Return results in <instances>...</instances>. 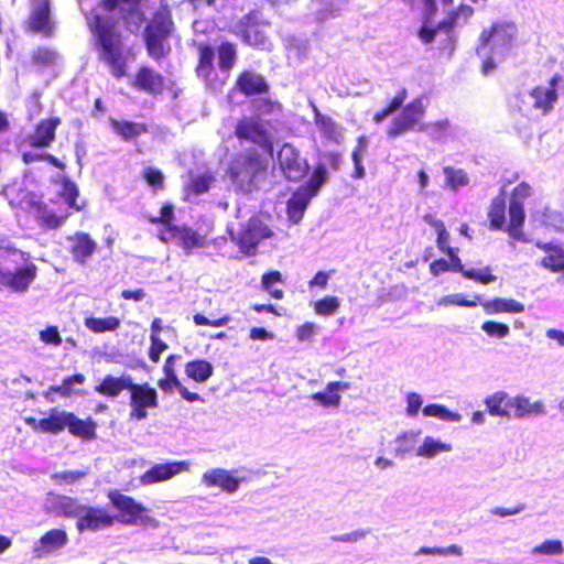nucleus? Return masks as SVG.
Masks as SVG:
<instances>
[{"mask_svg": "<svg viewBox=\"0 0 564 564\" xmlns=\"http://www.w3.org/2000/svg\"><path fill=\"white\" fill-rule=\"evenodd\" d=\"M142 0H99L98 8L106 13L118 10L127 30L139 31L145 21L141 7ZM175 29L172 11L167 0H160L159 8L152 13L143 29V42L147 53L155 61L165 58L171 52L169 39Z\"/></svg>", "mask_w": 564, "mask_h": 564, "instance_id": "obj_1", "label": "nucleus"}, {"mask_svg": "<svg viewBox=\"0 0 564 564\" xmlns=\"http://www.w3.org/2000/svg\"><path fill=\"white\" fill-rule=\"evenodd\" d=\"M531 194V186L527 182H521L511 191L507 205L506 192L502 188L499 194L490 200L488 206V228L491 231H502L507 234L513 241L528 242L529 239L524 232L527 219L524 200L529 198Z\"/></svg>", "mask_w": 564, "mask_h": 564, "instance_id": "obj_2", "label": "nucleus"}, {"mask_svg": "<svg viewBox=\"0 0 564 564\" xmlns=\"http://www.w3.org/2000/svg\"><path fill=\"white\" fill-rule=\"evenodd\" d=\"M86 20L99 61L110 68L116 78L123 77L127 74L129 51L124 45L118 21L99 12H91Z\"/></svg>", "mask_w": 564, "mask_h": 564, "instance_id": "obj_3", "label": "nucleus"}, {"mask_svg": "<svg viewBox=\"0 0 564 564\" xmlns=\"http://www.w3.org/2000/svg\"><path fill=\"white\" fill-rule=\"evenodd\" d=\"M268 170V160L256 149L236 155L228 165L227 174L240 188L250 189Z\"/></svg>", "mask_w": 564, "mask_h": 564, "instance_id": "obj_4", "label": "nucleus"}, {"mask_svg": "<svg viewBox=\"0 0 564 564\" xmlns=\"http://www.w3.org/2000/svg\"><path fill=\"white\" fill-rule=\"evenodd\" d=\"M517 26L512 22L496 21L488 29H484L478 37L477 53L486 51L488 54L508 53L513 44Z\"/></svg>", "mask_w": 564, "mask_h": 564, "instance_id": "obj_5", "label": "nucleus"}, {"mask_svg": "<svg viewBox=\"0 0 564 564\" xmlns=\"http://www.w3.org/2000/svg\"><path fill=\"white\" fill-rule=\"evenodd\" d=\"M269 122L258 116H243L235 124L234 134L241 142L258 145L264 152L272 154L274 138L268 128Z\"/></svg>", "mask_w": 564, "mask_h": 564, "instance_id": "obj_6", "label": "nucleus"}, {"mask_svg": "<svg viewBox=\"0 0 564 564\" xmlns=\"http://www.w3.org/2000/svg\"><path fill=\"white\" fill-rule=\"evenodd\" d=\"M111 506L118 511L117 522L123 525H138L148 523L151 518L148 516V508L138 502L133 497L124 495L117 489L107 494Z\"/></svg>", "mask_w": 564, "mask_h": 564, "instance_id": "obj_7", "label": "nucleus"}, {"mask_svg": "<svg viewBox=\"0 0 564 564\" xmlns=\"http://www.w3.org/2000/svg\"><path fill=\"white\" fill-rule=\"evenodd\" d=\"M268 23L261 21L259 12L252 10L245 14L237 23L235 34L248 46L259 50L269 47V36L265 33Z\"/></svg>", "mask_w": 564, "mask_h": 564, "instance_id": "obj_8", "label": "nucleus"}, {"mask_svg": "<svg viewBox=\"0 0 564 564\" xmlns=\"http://www.w3.org/2000/svg\"><path fill=\"white\" fill-rule=\"evenodd\" d=\"M128 391L130 392V420H145L148 417V411L159 406L158 392L148 382L135 383L132 381Z\"/></svg>", "mask_w": 564, "mask_h": 564, "instance_id": "obj_9", "label": "nucleus"}, {"mask_svg": "<svg viewBox=\"0 0 564 564\" xmlns=\"http://www.w3.org/2000/svg\"><path fill=\"white\" fill-rule=\"evenodd\" d=\"M29 4L30 13L24 21V30L41 34L44 37H51L55 31V23L52 20L51 0H29Z\"/></svg>", "mask_w": 564, "mask_h": 564, "instance_id": "obj_10", "label": "nucleus"}, {"mask_svg": "<svg viewBox=\"0 0 564 564\" xmlns=\"http://www.w3.org/2000/svg\"><path fill=\"white\" fill-rule=\"evenodd\" d=\"M158 238L164 243L174 242L178 245L186 254L192 253L195 249H203L208 245L206 235L187 225L172 226L170 227L169 236L160 231Z\"/></svg>", "mask_w": 564, "mask_h": 564, "instance_id": "obj_11", "label": "nucleus"}, {"mask_svg": "<svg viewBox=\"0 0 564 564\" xmlns=\"http://www.w3.org/2000/svg\"><path fill=\"white\" fill-rule=\"evenodd\" d=\"M272 232L270 228L257 218L248 220L247 225L240 229L238 236L232 238L240 251L246 256H254L259 243L269 237Z\"/></svg>", "mask_w": 564, "mask_h": 564, "instance_id": "obj_12", "label": "nucleus"}, {"mask_svg": "<svg viewBox=\"0 0 564 564\" xmlns=\"http://www.w3.org/2000/svg\"><path fill=\"white\" fill-rule=\"evenodd\" d=\"M279 166L283 175L292 182H299L308 173V164L299 150L290 143H284L278 154Z\"/></svg>", "mask_w": 564, "mask_h": 564, "instance_id": "obj_13", "label": "nucleus"}, {"mask_svg": "<svg viewBox=\"0 0 564 564\" xmlns=\"http://www.w3.org/2000/svg\"><path fill=\"white\" fill-rule=\"evenodd\" d=\"M37 274V267L28 261L24 265L14 272L6 271L0 268V291L9 290L15 293H22L29 289Z\"/></svg>", "mask_w": 564, "mask_h": 564, "instance_id": "obj_14", "label": "nucleus"}, {"mask_svg": "<svg viewBox=\"0 0 564 564\" xmlns=\"http://www.w3.org/2000/svg\"><path fill=\"white\" fill-rule=\"evenodd\" d=\"M117 522V517L110 514L106 509L99 507L85 506L82 516L78 518L76 527L79 532L99 531L112 527Z\"/></svg>", "mask_w": 564, "mask_h": 564, "instance_id": "obj_15", "label": "nucleus"}, {"mask_svg": "<svg viewBox=\"0 0 564 564\" xmlns=\"http://www.w3.org/2000/svg\"><path fill=\"white\" fill-rule=\"evenodd\" d=\"M67 416L68 411L51 409L47 412V416L43 419L28 416L24 419V422L35 432L56 435L66 430Z\"/></svg>", "mask_w": 564, "mask_h": 564, "instance_id": "obj_16", "label": "nucleus"}, {"mask_svg": "<svg viewBox=\"0 0 564 564\" xmlns=\"http://www.w3.org/2000/svg\"><path fill=\"white\" fill-rule=\"evenodd\" d=\"M189 466L185 460L155 464L140 476V481L143 485L166 481L181 473L188 471Z\"/></svg>", "mask_w": 564, "mask_h": 564, "instance_id": "obj_17", "label": "nucleus"}, {"mask_svg": "<svg viewBox=\"0 0 564 564\" xmlns=\"http://www.w3.org/2000/svg\"><path fill=\"white\" fill-rule=\"evenodd\" d=\"M69 242L68 251L73 260L85 265L98 250V243L91 238L88 232L78 231L67 237Z\"/></svg>", "mask_w": 564, "mask_h": 564, "instance_id": "obj_18", "label": "nucleus"}, {"mask_svg": "<svg viewBox=\"0 0 564 564\" xmlns=\"http://www.w3.org/2000/svg\"><path fill=\"white\" fill-rule=\"evenodd\" d=\"M560 79L561 76L555 74L550 78L546 87L538 85L530 90L529 94L533 99V108L541 111L542 115H547L553 110L554 104L558 98L556 87Z\"/></svg>", "mask_w": 564, "mask_h": 564, "instance_id": "obj_19", "label": "nucleus"}, {"mask_svg": "<svg viewBox=\"0 0 564 564\" xmlns=\"http://www.w3.org/2000/svg\"><path fill=\"white\" fill-rule=\"evenodd\" d=\"M424 113V107L420 99H414L393 118L390 134H400L412 130L420 122Z\"/></svg>", "mask_w": 564, "mask_h": 564, "instance_id": "obj_20", "label": "nucleus"}, {"mask_svg": "<svg viewBox=\"0 0 564 564\" xmlns=\"http://www.w3.org/2000/svg\"><path fill=\"white\" fill-rule=\"evenodd\" d=\"M235 87L245 96L267 95L270 91L265 77L251 69H243L237 75Z\"/></svg>", "mask_w": 564, "mask_h": 564, "instance_id": "obj_21", "label": "nucleus"}, {"mask_svg": "<svg viewBox=\"0 0 564 564\" xmlns=\"http://www.w3.org/2000/svg\"><path fill=\"white\" fill-rule=\"evenodd\" d=\"M61 123L62 119L59 117L40 120L33 133L28 137L29 145L37 149L50 147L56 138V130Z\"/></svg>", "mask_w": 564, "mask_h": 564, "instance_id": "obj_22", "label": "nucleus"}, {"mask_svg": "<svg viewBox=\"0 0 564 564\" xmlns=\"http://www.w3.org/2000/svg\"><path fill=\"white\" fill-rule=\"evenodd\" d=\"M242 479L234 476L231 470L224 468H213L202 475V482L208 487H218L227 494L236 492Z\"/></svg>", "mask_w": 564, "mask_h": 564, "instance_id": "obj_23", "label": "nucleus"}, {"mask_svg": "<svg viewBox=\"0 0 564 564\" xmlns=\"http://www.w3.org/2000/svg\"><path fill=\"white\" fill-rule=\"evenodd\" d=\"M133 87L151 95L162 94L165 87V78L150 66L139 67Z\"/></svg>", "mask_w": 564, "mask_h": 564, "instance_id": "obj_24", "label": "nucleus"}, {"mask_svg": "<svg viewBox=\"0 0 564 564\" xmlns=\"http://www.w3.org/2000/svg\"><path fill=\"white\" fill-rule=\"evenodd\" d=\"M536 247L546 253L541 260V265L552 273L564 276V248L553 242H536Z\"/></svg>", "mask_w": 564, "mask_h": 564, "instance_id": "obj_25", "label": "nucleus"}, {"mask_svg": "<svg viewBox=\"0 0 564 564\" xmlns=\"http://www.w3.org/2000/svg\"><path fill=\"white\" fill-rule=\"evenodd\" d=\"M66 430L83 441H93L97 437V423L90 416L80 419L75 413L68 412Z\"/></svg>", "mask_w": 564, "mask_h": 564, "instance_id": "obj_26", "label": "nucleus"}, {"mask_svg": "<svg viewBox=\"0 0 564 564\" xmlns=\"http://www.w3.org/2000/svg\"><path fill=\"white\" fill-rule=\"evenodd\" d=\"M351 388L348 381H330L326 384L325 391H318L311 395L312 400L325 408H337L341 402V397L338 392L346 391Z\"/></svg>", "mask_w": 564, "mask_h": 564, "instance_id": "obj_27", "label": "nucleus"}, {"mask_svg": "<svg viewBox=\"0 0 564 564\" xmlns=\"http://www.w3.org/2000/svg\"><path fill=\"white\" fill-rule=\"evenodd\" d=\"M132 380L130 375L120 377L107 375L95 387V391L107 398H117L122 391L129 390Z\"/></svg>", "mask_w": 564, "mask_h": 564, "instance_id": "obj_28", "label": "nucleus"}, {"mask_svg": "<svg viewBox=\"0 0 564 564\" xmlns=\"http://www.w3.org/2000/svg\"><path fill=\"white\" fill-rule=\"evenodd\" d=\"M314 122L322 135L334 143H340L344 139L343 127L330 116L322 113L316 107L313 109Z\"/></svg>", "mask_w": 564, "mask_h": 564, "instance_id": "obj_29", "label": "nucleus"}, {"mask_svg": "<svg viewBox=\"0 0 564 564\" xmlns=\"http://www.w3.org/2000/svg\"><path fill=\"white\" fill-rule=\"evenodd\" d=\"M214 182L215 177L209 172L203 174H189L187 182L182 186L184 200H191L198 195L207 193Z\"/></svg>", "mask_w": 564, "mask_h": 564, "instance_id": "obj_30", "label": "nucleus"}, {"mask_svg": "<svg viewBox=\"0 0 564 564\" xmlns=\"http://www.w3.org/2000/svg\"><path fill=\"white\" fill-rule=\"evenodd\" d=\"M67 542L68 536L65 530L52 529L40 538L34 550L39 555H47L64 546Z\"/></svg>", "mask_w": 564, "mask_h": 564, "instance_id": "obj_31", "label": "nucleus"}, {"mask_svg": "<svg viewBox=\"0 0 564 564\" xmlns=\"http://www.w3.org/2000/svg\"><path fill=\"white\" fill-rule=\"evenodd\" d=\"M511 416L522 419L525 416H536L544 414V405L541 401L531 402L530 398L517 395L511 398Z\"/></svg>", "mask_w": 564, "mask_h": 564, "instance_id": "obj_32", "label": "nucleus"}, {"mask_svg": "<svg viewBox=\"0 0 564 564\" xmlns=\"http://www.w3.org/2000/svg\"><path fill=\"white\" fill-rule=\"evenodd\" d=\"M313 197L314 192L310 193V191L303 188L302 186H300L295 192H293L292 196L289 198L286 204V212L289 218L295 223L301 220L310 200Z\"/></svg>", "mask_w": 564, "mask_h": 564, "instance_id": "obj_33", "label": "nucleus"}, {"mask_svg": "<svg viewBox=\"0 0 564 564\" xmlns=\"http://www.w3.org/2000/svg\"><path fill=\"white\" fill-rule=\"evenodd\" d=\"M109 123L113 132L120 135L123 141L134 140L139 135L149 131V127L144 122H133L129 120H118L110 118Z\"/></svg>", "mask_w": 564, "mask_h": 564, "instance_id": "obj_34", "label": "nucleus"}, {"mask_svg": "<svg viewBox=\"0 0 564 564\" xmlns=\"http://www.w3.org/2000/svg\"><path fill=\"white\" fill-rule=\"evenodd\" d=\"M197 48V64L195 66V73L198 77L204 79H208L210 75L214 73V58H215V50L208 43H198L196 45Z\"/></svg>", "mask_w": 564, "mask_h": 564, "instance_id": "obj_35", "label": "nucleus"}, {"mask_svg": "<svg viewBox=\"0 0 564 564\" xmlns=\"http://www.w3.org/2000/svg\"><path fill=\"white\" fill-rule=\"evenodd\" d=\"M57 59L58 53L56 50L45 45L34 47L30 54V65L41 72L53 67Z\"/></svg>", "mask_w": 564, "mask_h": 564, "instance_id": "obj_36", "label": "nucleus"}, {"mask_svg": "<svg viewBox=\"0 0 564 564\" xmlns=\"http://www.w3.org/2000/svg\"><path fill=\"white\" fill-rule=\"evenodd\" d=\"M184 371L188 379L197 383H204L214 375V366L206 359L197 358L186 362Z\"/></svg>", "mask_w": 564, "mask_h": 564, "instance_id": "obj_37", "label": "nucleus"}, {"mask_svg": "<svg viewBox=\"0 0 564 564\" xmlns=\"http://www.w3.org/2000/svg\"><path fill=\"white\" fill-rule=\"evenodd\" d=\"M480 304L487 315L524 312V305L513 299L495 297Z\"/></svg>", "mask_w": 564, "mask_h": 564, "instance_id": "obj_38", "label": "nucleus"}, {"mask_svg": "<svg viewBox=\"0 0 564 564\" xmlns=\"http://www.w3.org/2000/svg\"><path fill=\"white\" fill-rule=\"evenodd\" d=\"M218 68L223 73H229L238 58V46L231 41H221L216 47Z\"/></svg>", "mask_w": 564, "mask_h": 564, "instance_id": "obj_39", "label": "nucleus"}, {"mask_svg": "<svg viewBox=\"0 0 564 564\" xmlns=\"http://www.w3.org/2000/svg\"><path fill=\"white\" fill-rule=\"evenodd\" d=\"M487 411L495 416L511 417V398L505 391L495 392L485 400Z\"/></svg>", "mask_w": 564, "mask_h": 564, "instance_id": "obj_40", "label": "nucleus"}, {"mask_svg": "<svg viewBox=\"0 0 564 564\" xmlns=\"http://www.w3.org/2000/svg\"><path fill=\"white\" fill-rule=\"evenodd\" d=\"M84 325L94 334H102L119 329L121 319L113 315L106 317L87 316L84 318Z\"/></svg>", "mask_w": 564, "mask_h": 564, "instance_id": "obj_41", "label": "nucleus"}, {"mask_svg": "<svg viewBox=\"0 0 564 564\" xmlns=\"http://www.w3.org/2000/svg\"><path fill=\"white\" fill-rule=\"evenodd\" d=\"M177 359L176 355H170L165 359L164 366H163V373L164 377L160 378L158 380V387L167 393H171L173 389H175L177 386L181 384V381L178 380L174 365L175 360Z\"/></svg>", "mask_w": 564, "mask_h": 564, "instance_id": "obj_42", "label": "nucleus"}, {"mask_svg": "<svg viewBox=\"0 0 564 564\" xmlns=\"http://www.w3.org/2000/svg\"><path fill=\"white\" fill-rule=\"evenodd\" d=\"M36 209H37V216H36L37 224L44 229H50V230L57 229L67 219V215H56L55 213L50 210L46 205H44L42 203L36 204Z\"/></svg>", "mask_w": 564, "mask_h": 564, "instance_id": "obj_43", "label": "nucleus"}, {"mask_svg": "<svg viewBox=\"0 0 564 564\" xmlns=\"http://www.w3.org/2000/svg\"><path fill=\"white\" fill-rule=\"evenodd\" d=\"M84 507L85 506L79 505L75 498L68 496L58 497L54 505L57 514L66 518H79Z\"/></svg>", "mask_w": 564, "mask_h": 564, "instance_id": "obj_44", "label": "nucleus"}, {"mask_svg": "<svg viewBox=\"0 0 564 564\" xmlns=\"http://www.w3.org/2000/svg\"><path fill=\"white\" fill-rule=\"evenodd\" d=\"M451 449V444L443 443L432 436H426L422 445L416 448L415 454L421 457L432 458L440 453L449 452Z\"/></svg>", "mask_w": 564, "mask_h": 564, "instance_id": "obj_45", "label": "nucleus"}, {"mask_svg": "<svg viewBox=\"0 0 564 564\" xmlns=\"http://www.w3.org/2000/svg\"><path fill=\"white\" fill-rule=\"evenodd\" d=\"M21 159L24 164H32L34 162H46L61 171H64L66 169L64 162H62L58 158L48 152L26 151L21 154Z\"/></svg>", "mask_w": 564, "mask_h": 564, "instance_id": "obj_46", "label": "nucleus"}, {"mask_svg": "<svg viewBox=\"0 0 564 564\" xmlns=\"http://www.w3.org/2000/svg\"><path fill=\"white\" fill-rule=\"evenodd\" d=\"M282 282H283V280H282L281 272L278 270H273V271L267 272L262 275L261 286L263 288V290L269 292V294L273 299L281 300L284 296V292L281 289H274V284L282 283Z\"/></svg>", "mask_w": 564, "mask_h": 564, "instance_id": "obj_47", "label": "nucleus"}, {"mask_svg": "<svg viewBox=\"0 0 564 564\" xmlns=\"http://www.w3.org/2000/svg\"><path fill=\"white\" fill-rule=\"evenodd\" d=\"M174 218V206L170 203H166L161 207L160 216L149 217L148 221L152 225H163L164 228L161 231H163L165 236H169L170 227L176 226L173 224Z\"/></svg>", "mask_w": 564, "mask_h": 564, "instance_id": "obj_48", "label": "nucleus"}, {"mask_svg": "<svg viewBox=\"0 0 564 564\" xmlns=\"http://www.w3.org/2000/svg\"><path fill=\"white\" fill-rule=\"evenodd\" d=\"M62 196L64 197V200L66 202L68 207L77 212H80L84 208V205H79L77 203V198L79 196V189L77 184L69 178H64L62 181Z\"/></svg>", "mask_w": 564, "mask_h": 564, "instance_id": "obj_49", "label": "nucleus"}, {"mask_svg": "<svg viewBox=\"0 0 564 564\" xmlns=\"http://www.w3.org/2000/svg\"><path fill=\"white\" fill-rule=\"evenodd\" d=\"M422 413L424 416H434L443 421L455 422L460 419L458 413H454L444 405L436 403L425 405Z\"/></svg>", "mask_w": 564, "mask_h": 564, "instance_id": "obj_50", "label": "nucleus"}, {"mask_svg": "<svg viewBox=\"0 0 564 564\" xmlns=\"http://www.w3.org/2000/svg\"><path fill=\"white\" fill-rule=\"evenodd\" d=\"M327 178V170L325 164L318 162L314 171L308 180V182L302 185L303 188L310 191V193L314 192V196L317 194L319 187L326 182Z\"/></svg>", "mask_w": 564, "mask_h": 564, "instance_id": "obj_51", "label": "nucleus"}, {"mask_svg": "<svg viewBox=\"0 0 564 564\" xmlns=\"http://www.w3.org/2000/svg\"><path fill=\"white\" fill-rule=\"evenodd\" d=\"M340 301L336 296H325L314 303V311L317 315L329 316L339 308Z\"/></svg>", "mask_w": 564, "mask_h": 564, "instance_id": "obj_52", "label": "nucleus"}, {"mask_svg": "<svg viewBox=\"0 0 564 564\" xmlns=\"http://www.w3.org/2000/svg\"><path fill=\"white\" fill-rule=\"evenodd\" d=\"M564 552L560 540H545L532 549V553L541 555H560Z\"/></svg>", "mask_w": 564, "mask_h": 564, "instance_id": "obj_53", "label": "nucleus"}, {"mask_svg": "<svg viewBox=\"0 0 564 564\" xmlns=\"http://www.w3.org/2000/svg\"><path fill=\"white\" fill-rule=\"evenodd\" d=\"M444 173L446 175L447 183L453 188L465 186L469 182L468 175L464 170L446 166L444 167Z\"/></svg>", "mask_w": 564, "mask_h": 564, "instance_id": "obj_54", "label": "nucleus"}, {"mask_svg": "<svg viewBox=\"0 0 564 564\" xmlns=\"http://www.w3.org/2000/svg\"><path fill=\"white\" fill-rule=\"evenodd\" d=\"M464 278L480 284H489L497 280V276L491 273L489 267H485L481 270L468 269V271L464 272Z\"/></svg>", "mask_w": 564, "mask_h": 564, "instance_id": "obj_55", "label": "nucleus"}, {"mask_svg": "<svg viewBox=\"0 0 564 564\" xmlns=\"http://www.w3.org/2000/svg\"><path fill=\"white\" fill-rule=\"evenodd\" d=\"M145 182L154 189H162L164 187V174L161 170L147 166L142 172Z\"/></svg>", "mask_w": 564, "mask_h": 564, "instance_id": "obj_56", "label": "nucleus"}, {"mask_svg": "<svg viewBox=\"0 0 564 564\" xmlns=\"http://www.w3.org/2000/svg\"><path fill=\"white\" fill-rule=\"evenodd\" d=\"M481 329L488 336L496 337V338H505L510 333V329H509L508 325H506L503 323L495 322V321H486V322H484L482 325H481Z\"/></svg>", "mask_w": 564, "mask_h": 564, "instance_id": "obj_57", "label": "nucleus"}, {"mask_svg": "<svg viewBox=\"0 0 564 564\" xmlns=\"http://www.w3.org/2000/svg\"><path fill=\"white\" fill-rule=\"evenodd\" d=\"M431 225L435 228L437 237H436V246L437 248L446 253L448 249H453L449 245V235L446 230V227L442 220H432Z\"/></svg>", "mask_w": 564, "mask_h": 564, "instance_id": "obj_58", "label": "nucleus"}, {"mask_svg": "<svg viewBox=\"0 0 564 564\" xmlns=\"http://www.w3.org/2000/svg\"><path fill=\"white\" fill-rule=\"evenodd\" d=\"M457 17H454V12L453 11H449L447 17L438 22L436 25H437V29L440 31H444L447 35V39H448V42H449V50H453L454 48V43H455V39H454V28L456 26L457 24Z\"/></svg>", "mask_w": 564, "mask_h": 564, "instance_id": "obj_59", "label": "nucleus"}, {"mask_svg": "<svg viewBox=\"0 0 564 564\" xmlns=\"http://www.w3.org/2000/svg\"><path fill=\"white\" fill-rule=\"evenodd\" d=\"M321 12L326 14L338 13L347 0H312Z\"/></svg>", "mask_w": 564, "mask_h": 564, "instance_id": "obj_60", "label": "nucleus"}, {"mask_svg": "<svg viewBox=\"0 0 564 564\" xmlns=\"http://www.w3.org/2000/svg\"><path fill=\"white\" fill-rule=\"evenodd\" d=\"M86 476V471L84 470H66L53 474V479L56 480L57 484H74L79 479Z\"/></svg>", "mask_w": 564, "mask_h": 564, "instance_id": "obj_61", "label": "nucleus"}, {"mask_svg": "<svg viewBox=\"0 0 564 564\" xmlns=\"http://www.w3.org/2000/svg\"><path fill=\"white\" fill-rule=\"evenodd\" d=\"M151 346L149 349V358L156 364L161 359V354L167 349V344L160 336H150Z\"/></svg>", "mask_w": 564, "mask_h": 564, "instance_id": "obj_62", "label": "nucleus"}, {"mask_svg": "<svg viewBox=\"0 0 564 564\" xmlns=\"http://www.w3.org/2000/svg\"><path fill=\"white\" fill-rule=\"evenodd\" d=\"M230 321V316L229 315H224L217 319H209L207 318L206 316H204L203 314H195L193 316V322L196 326H214V327H221V326H225L228 324V322Z\"/></svg>", "mask_w": 564, "mask_h": 564, "instance_id": "obj_63", "label": "nucleus"}, {"mask_svg": "<svg viewBox=\"0 0 564 564\" xmlns=\"http://www.w3.org/2000/svg\"><path fill=\"white\" fill-rule=\"evenodd\" d=\"M318 327L312 322H305L297 326L295 336L299 341H310L313 339Z\"/></svg>", "mask_w": 564, "mask_h": 564, "instance_id": "obj_64", "label": "nucleus"}]
</instances>
